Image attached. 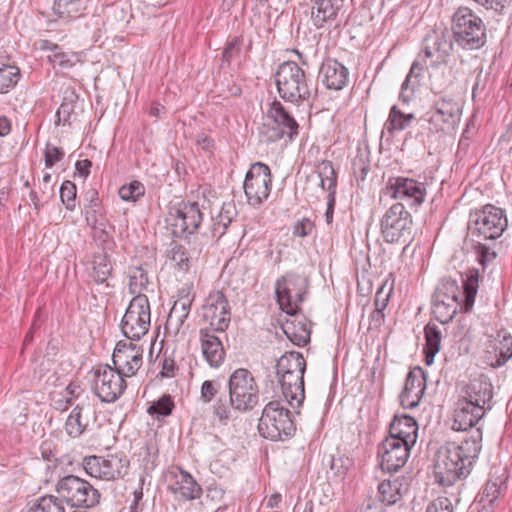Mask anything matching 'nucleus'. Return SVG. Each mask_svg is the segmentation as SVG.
Wrapping results in <instances>:
<instances>
[{
	"label": "nucleus",
	"mask_w": 512,
	"mask_h": 512,
	"mask_svg": "<svg viewBox=\"0 0 512 512\" xmlns=\"http://www.w3.org/2000/svg\"><path fill=\"white\" fill-rule=\"evenodd\" d=\"M485 413V410L475 407L466 400L458 399L452 428L456 431L470 430L459 442H447L439 449L434 474L440 485L451 486L470 473V468L482 448V431L474 426Z\"/></svg>",
	"instance_id": "f257e3e1"
},
{
	"label": "nucleus",
	"mask_w": 512,
	"mask_h": 512,
	"mask_svg": "<svg viewBox=\"0 0 512 512\" xmlns=\"http://www.w3.org/2000/svg\"><path fill=\"white\" fill-rule=\"evenodd\" d=\"M454 36L452 29L445 26H437L430 30L423 39V53L426 66L433 68L430 72L431 88L436 92H441L449 86L452 81L438 70V65L445 64L450 56L454 46Z\"/></svg>",
	"instance_id": "f03ea898"
},
{
	"label": "nucleus",
	"mask_w": 512,
	"mask_h": 512,
	"mask_svg": "<svg viewBox=\"0 0 512 512\" xmlns=\"http://www.w3.org/2000/svg\"><path fill=\"white\" fill-rule=\"evenodd\" d=\"M455 44L464 50H477L486 43V25L469 7H459L452 16Z\"/></svg>",
	"instance_id": "7ed1b4c3"
},
{
	"label": "nucleus",
	"mask_w": 512,
	"mask_h": 512,
	"mask_svg": "<svg viewBox=\"0 0 512 512\" xmlns=\"http://www.w3.org/2000/svg\"><path fill=\"white\" fill-rule=\"evenodd\" d=\"M279 96L286 102L299 105L311 96L306 72L294 61L280 64L274 75Z\"/></svg>",
	"instance_id": "20e7f679"
},
{
	"label": "nucleus",
	"mask_w": 512,
	"mask_h": 512,
	"mask_svg": "<svg viewBox=\"0 0 512 512\" xmlns=\"http://www.w3.org/2000/svg\"><path fill=\"white\" fill-rule=\"evenodd\" d=\"M296 427L291 411L281 401H270L265 405L258 423L259 434L271 441L292 437Z\"/></svg>",
	"instance_id": "39448f33"
},
{
	"label": "nucleus",
	"mask_w": 512,
	"mask_h": 512,
	"mask_svg": "<svg viewBox=\"0 0 512 512\" xmlns=\"http://www.w3.org/2000/svg\"><path fill=\"white\" fill-rule=\"evenodd\" d=\"M230 405L240 412L252 410L259 401V389L252 373L236 369L228 380Z\"/></svg>",
	"instance_id": "423d86ee"
},
{
	"label": "nucleus",
	"mask_w": 512,
	"mask_h": 512,
	"mask_svg": "<svg viewBox=\"0 0 512 512\" xmlns=\"http://www.w3.org/2000/svg\"><path fill=\"white\" fill-rule=\"evenodd\" d=\"M58 498L71 507L93 508L100 502V493L88 481L74 475L61 478L56 485Z\"/></svg>",
	"instance_id": "0eeeda50"
},
{
	"label": "nucleus",
	"mask_w": 512,
	"mask_h": 512,
	"mask_svg": "<svg viewBox=\"0 0 512 512\" xmlns=\"http://www.w3.org/2000/svg\"><path fill=\"white\" fill-rule=\"evenodd\" d=\"M381 234L388 243H409L413 237V220L403 203L393 204L380 222Z\"/></svg>",
	"instance_id": "6e6552de"
},
{
	"label": "nucleus",
	"mask_w": 512,
	"mask_h": 512,
	"mask_svg": "<svg viewBox=\"0 0 512 512\" xmlns=\"http://www.w3.org/2000/svg\"><path fill=\"white\" fill-rule=\"evenodd\" d=\"M479 274L477 270H471L463 279L464 298L462 302H443L432 299V313L441 324H447L453 320L457 311L470 312L478 292Z\"/></svg>",
	"instance_id": "1a4fd4ad"
},
{
	"label": "nucleus",
	"mask_w": 512,
	"mask_h": 512,
	"mask_svg": "<svg viewBox=\"0 0 512 512\" xmlns=\"http://www.w3.org/2000/svg\"><path fill=\"white\" fill-rule=\"evenodd\" d=\"M298 127V123L282 103L274 100L269 104L260 133L267 141L276 142L284 137L292 139L298 134Z\"/></svg>",
	"instance_id": "9d476101"
},
{
	"label": "nucleus",
	"mask_w": 512,
	"mask_h": 512,
	"mask_svg": "<svg viewBox=\"0 0 512 512\" xmlns=\"http://www.w3.org/2000/svg\"><path fill=\"white\" fill-rule=\"evenodd\" d=\"M507 226L508 219L505 210L494 205H485L471 214V233L484 240L498 239Z\"/></svg>",
	"instance_id": "9b49d317"
},
{
	"label": "nucleus",
	"mask_w": 512,
	"mask_h": 512,
	"mask_svg": "<svg viewBox=\"0 0 512 512\" xmlns=\"http://www.w3.org/2000/svg\"><path fill=\"white\" fill-rule=\"evenodd\" d=\"M151 310L146 295H136L130 301L121 321V330L130 340H139L150 328Z\"/></svg>",
	"instance_id": "f8f14e48"
},
{
	"label": "nucleus",
	"mask_w": 512,
	"mask_h": 512,
	"mask_svg": "<svg viewBox=\"0 0 512 512\" xmlns=\"http://www.w3.org/2000/svg\"><path fill=\"white\" fill-rule=\"evenodd\" d=\"M427 115L431 131L450 133L460 122L462 103L451 95H442L434 102Z\"/></svg>",
	"instance_id": "ddd939ff"
},
{
	"label": "nucleus",
	"mask_w": 512,
	"mask_h": 512,
	"mask_svg": "<svg viewBox=\"0 0 512 512\" xmlns=\"http://www.w3.org/2000/svg\"><path fill=\"white\" fill-rule=\"evenodd\" d=\"M247 202L253 207H259L265 202L272 188V175L268 165L256 162L247 171L244 184Z\"/></svg>",
	"instance_id": "4468645a"
},
{
	"label": "nucleus",
	"mask_w": 512,
	"mask_h": 512,
	"mask_svg": "<svg viewBox=\"0 0 512 512\" xmlns=\"http://www.w3.org/2000/svg\"><path fill=\"white\" fill-rule=\"evenodd\" d=\"M203 220V213L197 202H180L170 207L166 222L173 228L176 237L192 234Z\"/></svg>",
	"instance_id": "2eb2a0df"
},
{
	"label": "nucleus",
	"mask_w": 512,
	"mask_h": 512,
	"mask_svg": "<svg viewBox=\"0 0 512 512\" xmlns=\"http://www.w3.org/2000/svg\"><path fill=\"white\" fill-rule=\"evenodd\" d=\"M306 280L296 274H287L278 279L275 294L280 309L289 316L296 314L298 305L303 301Z\"/></svg>",
	"instance_id": "dca6fc26"
},
{
	"label": "nucleus",
	"mask_w": 512,
	"mask_h": 512,
	"mask_svg": "<svg viewBox=\"0 0 512 512\" xmlns=\"http://www.w3.org/2000/svg\"><path fill=\"white\" fill-rule=\"evenodd\" d=\"M93 389L102 402H115L126 389L124 377L109 365L94 370Z\"/></svg>",
	"instance_id": "f3484780"
},
{
	"label": "nucleus",
	"mask_w": 512,
	"mask_h": 512,
	"mask_svg": "<svg viewBox=\"0 0 512 512\" xmlns=\"http://www.w3.org/2000/svg\"><path fill=\"white\" fill-rule=\"evenodd\" d=\"M83 468L91 477L113 480L122 477L128 468L125 457L108 455L107 457L91 455L83 459Z\"/></svg>",
	"instance_id": "a211bd4d"
},
{
	"label": "nucleus",
	"mask_w": 512,
	"mask_h": 512,
	"mask_svg": "<svg viewBox=\"0 0 512 512\" xmlns=\"http://www.w3.org/2000/svg\"><path fill=\"white\" fill-rule=\"evenodd\" d=\"M203 320L213 332H224L230 323L231 313L228 301L220 291L211 293L201 309Z\"/></svg>",
	"instance_id": "6ab92c4d"
},
{
	"label": "nucleus",
	"mask_w": 512,
	"mask_h": 512,
	"mask_svg": "<svg viewBox=\"0 0 512 512\" xmlns=\"http://www.w3.org/2000/svg\"><path fill=\"white\" fill-rule=\"evenodd\" d=\"M90 204L85 209V220L92 228L94 240L104 248L113 244L114 227L109 223L105 215L99 208L97 192L90 191Z\"/></svg>",
	"instance_id": "aec40b11"
},
{
	"label": "nucleus",
	"mask_w": 512,
	"mask_h": 512,
	"mask_svg": "<svg viewBox=\"0 0 512 512\" xmlns=\"http://www.w3.org/2000/svg\"><path fill=\"white\" fill-rule=\"evenodd\" d=\"M393 199L406 201L410 206H419L424 202L426 187L424 183L405 177H394L387 181L383 191Z\"/></svg>",
	"instance_id": "412c9836"
},
{
	"label": "nucleus",
	"mask_w": 512,
	"mask_h": 512,
	"mask_svg": "<svg viewBox=\"0 0 512 512\" xmlns=\"http://www.w3.org/2000/svg\"><path fill=\"white\" fill-rule=\"evenodd\" d=\"M143 352L141 345L118 342L112 355L114 369L123 377L134 376L143 364Z\"/></svg>",
	"instance_id": "4be33fe9"
},
{
	"label": "nucleus",
	"mask_w": 512,
	"mask_h": 512,
	"mask_svg": "<svg viewBox=\"0 0 512 512\" xmlns=\"http://www.w3.org/2000/svg\"><path fill=\"white\" fill-rule=\"evenodd\" d=\"M412 446L386 437L378 446L380 467L386 472H397L407 462Z\"/></svg>",
	"instance_id": "5701e85b"
},
{
	"label": "nucleus",
	"mask_w": 512,
	"mask_h": 512,
	"mask_svg": "<svg viewBox=\"0 0 512 512\" xmlns=\"http://www.w3.org/2000/svg\"><path fill=\"white\" fill-rule=\"evenodd\" d=\"M168 489L178 501L196 500L203 493L197 481L188 472L181 469L169 473Z\"/></svg>",
	"instance_id": "b1692460"
},
{
	"label": "nucleus",
	"mask_w": 512,
	"mask_h": 512,
	"mask_svg": "<svg viewBox=\"0 0 512 512\" xmlns=\"http://www.w3.org/2000/svg\"><path fill=\"white\" fill-rule=\"evenodd\" d=\"M493 398V385L485 378L480 377L470 381L462 390L460 399L479 407L481 410H491Z\"/></svg>",
	"instance_id": "393cba45"
},
{
	"label": "nucleus",
	"mask_w": 512,
	"mask_h": 512,
	"mask_svg": "<svg viewBox=\"0 0 512 512\" xmlns=\"http://www.w3.org/2000/svg\"><path fill=\"white\" fill-rule=\"evenodd\" d=\"M426 389L425 373L421 368L410 371L406 377L404 388L399 396L405 409H413L419 405Z\"/></svg>",
	"instance_id": "a878e982"
},
{
	"label": "nucleus",
	"mask_w": 512,
	"mask_h": 512,
	"mask_svg": "<svg viewBox=\"0 0 512 512\" xmlns=\"http://www.w3.org/2000/svg\"><path fill=\"white\" fill-rule=\"evenodd\" d=\"M282 394L292 407H299L305 399L304 373H276Z\"/></svg>",
	"instance_id": "bb28decb"
},
{
	"label": "nucleus",
	"mask_w": 512,
	"mask_h": 512,
	"mask_svg": "<svg viewBox=\"0 0 512 512\" xmlns=\"http://www.w3.org/2000/svg\"><path fill=\"white\" fill-rule=\"evenodd\" d=\"M319 77L328 89L338 91L347 85L349 71L337 60L328 58L320 67Z\"/></svg>",
	"instance_id": "cd10ccee"
},
{
	"label": "nucleus",
	"mask_w": 512,
	"mask_h": 512,
	"mask_svg": "<svg viewBox=\"0 0 512 512\" xmlns=\"http://www.w3.org/2000/svg\"><path fill=\"white\" fill-rule=\"evenodd\" d=\"M181 292L186 293L174 302L165 325L166 331L174 335H177L184 325L194 300V296L190 295L189 290L182 289Z\"/></svg>",
	"instance_id": "c85d7f7f"
},
{
	"label": "nucleus",
	"mask_w": 512,
	"mask_h": 512,
	"mask_svg": "<svg viewBox=\"0 0 512 512\" xmlns=\"http://www.w3.org/2000/svg\"><path fill=\"white\" fill-rule=\"evenodd\" d=\"M202 354L207 363L214 368L219 367L225 358V351L219 337L208 328L199 331Z\"/></svg>",
	"instance_id": "c756f323"
},
{
	"label": "nucleus",
	"mask_w": 512,
	"mask_h": 512,
	"mask_svg": "<svg viewBox=\"0 0 512 512\" xmlns=\"http://www.w3.org/2000/svg\"><path fill=\"white\" fill-rule=\"evenodd\" d=\"M388 437L413 447L418 437L416 420L408 415H396L390 424Z\"/></svg>",
	"instance_id": "7c9ffc66"
},
{
	"label": "nucleus",
	"mask_w": 512,
	"mask_h": 512,
	"mask_svg": "<svg viewBox=\"0 0 512 512\" xmlns=\"http://www.w3.org/2000/svg\"><path fill=\"white\" fill-rule=\"evenodd\" d=\"M311 18L317 28L334 21L342 10L345 0H312Z\"/></svg>",
	"instance_id": "2f4dec72"
},
{
	"label": "nucleus",
	"mask_w": 512,
	"mask_h": 512,
	"mask_svg": "<svg viewBox=\"0 0 512 512\" xmlns=\"http://www.w3.org/2000/svg\"><path fill=\"white\" fill-rule=\"evenodd\" d=\"M93 411L88 404H78L71 411L65 423V430L71 437H79L88 428Z\"/></svg>",
	"instance_id": "473e14b6"
},
{
	"label": "nucleus",
	"mask_w": 512,
	"mask_h": 512,
	"mask_svg": "<svg viewBox=\"0 0 512 512\" xmlns=\"http://www.w3.org/2000/svg\"><path fill=\"white\" fill-rule=\"evenodd\" d=\"M281 325L286 337L297 346H304L310 340V327L307 319L303 316H290Z\"/></svg>",
	"instance_id": "72a5a7b5"
},
{
	"label": "nucleus",
	"mask_w": 512,
	"mask_h": 512,
	"mask_svg": "<svg viewBox=\"0 0 512 512\" xmlns=\"http://www.w3.org/2000/svg\"><path fill=\"white\" fill-rule=\"evenodd\" d=\"M506 479L505 473L497 477L491 476L479 495L481 508L478 512H493L494 502L506 489Z\"/></svg>",
	"instance_id": "f704fd0d"
},
{
	"label": "nucleus",
	"mask_w": 512,
	"mask_h": 512,
	"mask_svg": "<svg viewBox=\"0 0 512 512\" xmlns=\"http://www.w3.org/2000/svg\"><path fill=\"white\" fill-rule=\"evenodd\" d=\"M464 297V288L460 287L455 279L450 277L443 278L436 287L433 299L443 300V302H462Z\"/></svg>",
	"instance_id": "c9c22d12"
},
{
	"label": "nucleus",
	"mask_w": 512,
	"mask_h": 512,
	"mask_svg": "<svg viewBox=\"0 0 512 512\" xmlns=\"http://www.w3.org/2000/svg\"><path fill=\"white\" fill-rule=\"evenodd\" d=\"M405 488L399 478L384 480L378 486L379 500L386 505L396 504L401 500Z\"/></svg>",
	"instance_id": "e433bc0d"
},
{
	"label": "nucleus",
	"mask_w": 512,
	"mask_h": 512,
	"mask_svg": "<svg viewBox=\"0 0 512 512\" xmlns=\"http://www.w3.org/2000/svg\"><path fill=\"white\" fill-rule=\"evenodd\" d=\"M306 361L303 355L297 351L283 354L277 361L276 373H305Z\"/></svg>",
	"instance_id": "4c0bfd02"
},
{
	"label": "nucleus",
	"mask_w": 512,
	"mask_h": 512,
	"mask_svg": "<svg viewBox=\"0 0 512 512\" xmlns=\"http://www.w3.org/2000/svg\"><path fill=\"white\" fill-rule=\"evenodd\" d=\"M425 345V363L431 365L434 362L435 355L440 350L441 332L435 324L428 323L424 329Z\"/></svg>",
	"instance_id": "58836bf2"
},
{
	"label": "nucleus",
	"mask_w": 512,
	"mask_h": 512,
	"mask_svg": "<svg viewBox=\"0 0 512 512\" xmlns=\"http://www.w3.org/2000/svg\"><path fill=\"white\" fill-rule=\"evenodd\" d=\"M89 272L90 278L97 284L106 283L112 271V265L106 254H95Z\"/></svg>",
	"instance_id": "ea45409f"
},
{
	"label": "nucleus",
	"mask_w": 512,
	"mask_h": 512,
	"mask_svg": "<svg viewBox=\"0 0 512 512\" xmlns=\"http://www.w3.org/2000/svg\"><path fill=\"white\" fill-rule=\"evenodd\" d=\"M237 215L234 203H224L218 215L213 219L212 232L214 236H222Z\"/></svg>",
	"instance_id": "a19ab883"
},
{
	"label": "nucleus",
	"mask_w": 512,
	"mask_h": 512,
	"mask_svg": "<svg viewBox=\"0 0 512 512\" xmlns=\"http://www.w3.org/2000/svg\"><path fill=\"white\" fill-rule=\"evenodd\" d=\"M493 349L498 352L496 366H502L512 357V336L505 330H500L494 338Z\"/></svg>",
	"instance_id": "79ce46f5"
},
{
	"label": "nucleus",
	"mask_w": 512,
	"mask_h": 512,
	"mask_svg": "<svg viewBox=\"0 0 512 512\" xmlns=\"http://www.w3.org/2000/svg\"><path fill=\"white\" fill-rule=\"evenodd\" d=\"M414 119L415 116L413 113L405 114L401 112L397 106H393L390 109L385 128L389 134H394L395 132L406 129Z\"/></svg>",
	"instance_id": "37998d69"
},
{
	"label": "nucleus",
	"mask_w": 512,
	"mask_h": 512,
	"mask_svg": "<svg viewBox=\"0 0 512 512\" xmlns=\"http://www.w3.org/2000/svg\"><path fill=\"white\" fill-rule=\"evenodd\" d=\"M54 54L48 56L54 67L62 70H69L76 64L81 63V56L75 52H64L59 46H53Z\"/></svg>",
	"instance_id": "c03bdc74"
},
{
	"label": "nucleus",
	"mask_w": 512,
	"mask_h": 512,
	"mask_svg": "<svg viewBox=\"0 0 512 512\" xmlns=\"http://www.w3.org/2000/svg\"><path fill=\"white\" fill-rule=\"evenodd\" d=\"M147 272L142 267H132L129 269V291L131 294L144 295L143 291H148L150 285Z\"/></svg>",
	"instance_id": "a18cd8bd"
},
{
	"label": "nucleus",
	"mask_w": 512,
	"mask_h": 512,
	"mask_svg": "<svg viewBox=\"0 0 512 512\" xmlns=\"http://www.w3.org/2000/svg\"><path fill=\"white\" fill-rule=\"evenodd\" d=\"M53 9L60 17L77 18L86 9V4L82 0H55Z\"/></svg>",
	"instance_id": "49530a36"
},
{
	"label": "nucleus",
	"mask_w": 512,
	"mask_h": 512,
	"mask_svg": "<svg viewBox=\"0 0 512 512\" xmlns=\"http://www.w3.org/2000/svg\"><path fill=\"white\" fill-rule=\"evenodd\" d=\"M318 177L320 186L328 194H335L337 175L330 161H322L318 166Z\"/></svg>",
	"instance_id": "de8ad7c7"
},
{
	"label": "nucleus",
	"mask_w": 512,
	"mask_h": 512,
	"mask_svg": "<svg viewBox=\"0 0 512 512\" xmlns=\"http://www.w3.org/2000/svg\"><path fill=\"white\" fill-rule=\"evenodd\" d=\"M19 77L18 67L0 61V93H7L17 84Z\"/></svg>",
	"instance_id": "09e8293b"
},
{
	"label": "nucleus",
	"mask_w": 512,
	"mask_h": 512,
	"mask_svg": "<svg viewBox=\"0 0 512 512\" xmlns=\"http://www.w3.org/2000/svg\"><path fill=\"white\" fill-rule=\"evenodd\" d=\"M28 512H66V509L60 498L54 495H46L39 498Z\"/></svg>",
	"instance_id": "8fccbe9b"
},
{
	"label": "nucleus",
	"mask_w": 512,
	"mask_h": 512,
	"mask_svg": "<svg viewBox=\"0 0 512 512\" xmlns=\"http://www.w3.org/2000/svg\"><path fill=\"white\" fill-rule=\"evenodd\" d=\"M174 401L168 394L161 396L158 400L154 401L147 409V412L154 416L156 419L167 417L172 414L174 409Z\"/></svg>",
	"instance_id": "3c124183"
},
{
	"label": "nucleus",
	"mask_w": 512,
	"mask_h": 512,
	"mask_svg": "<svg viewBox=\"0 0 512 512\" xmlns=\"http://www.w3.org/2000/svg\"><path fill=\"white\" fill-rule=\"evenodd\" d=\"M394 288V279L390 274L384 279L375 294V307L377 311H382L386 308L390 295Z\"/></svg>",
	"instance_id": "603ef678"
},
{
	"label": "nucleus",
	"mask_w": 512,
	"mask_h": 512,
	"mask_svg": "<svg viewBox=\"0 0 512 512\" xmlns=\"http://www.w3.org/2000/svg\"><path fill=\"white\" fill-rule=\"evenodd\" d=\"M145 194V187L140 181H132L119 189V196L124 201H137Z\"/></svg>",
	"instance_id": "864d4df0"
},
{
	"label": "nucleus",
	"mask_w": 512,
	"mask_h": 512,
	"mask_svg": "<svg viewBox=\"0 0 512 512\" xmlns=\"http://www.w3.org/2000/svg\"><path fill=\"white\" fill-rule=\"evenodd\" d=\"M169 258L182 271H188L189 269V257L186 249L175 244L169 251Z\"/></svg>",
	"instance_id": "5fc2aeb1"
},
{
	"label": "nucleus",
	"mask_w": 512,
	"mask_h": 512,
	"mask_svg": "<svg viewBox=\"0 0 512 512\" xmlns=\"http://www.w3.org/2000/svg\"><path fill=\"white\" fill-rule=\"evenodd\" d=\"M76 192V185L73 182L67 180L62 183L60 188V198L68 210H73L75 208Z\"/></svg>",
	"instance_id": "6e6d98bb"
},
{
	"label": "nucleus",
	"mask_w": 512,
	"mask_h": 512,
	"mask_svg": "<svg viewBox=\"0 0 512 512\" xmlns=\"http://www.w3.org/2000/svg\"><path fill=\"white\" fill-rule=\"evenodd\" d=\"M221 385L214 380H206L201 385L200 399L203 403H210L218 394Z\"/></svg>",
	"instance_id": "4d7b16f0"
},
{
	"label": "nucleus",
	"mask_w": 512,
	"mask_h": 512,
	"mask_svg": "<svg viewBox=\"0 0 512 512\" xmlns=\"http://www.w3.org/2000/svg\"><path fill=\"white\" fill-rule=\"evenodd\" d=\"M350 465L351 461L347 457L332 456L330 459V471L338 478H343L346 475Z\"/></svg>",
	"instance_id": "13d9d810"
},
{
	"label": "nucleus",
	"mask_w": 512,
	"mask_h": 512,
	"mask_svg": "<svg viewBox=\"0 0 512 512\" xmlns=\"http://www.w3.org/2000/svg\"><path fill=\"white\" fill-rule=\"evenodd\" d=\"M231 405L225 399L219 398L213 405V414L222 424H227L231 416Z\"/></svg>",
	"instance_id": "bf43d9fd"
},
{
	"label": "nucleus",
	"mask_w": 512,
	"mask_h": 512,
	"mask_svg": "<svg viewBox=\"0 0 512 512\" xmlns=\"http://www.w3.org/2000/svg\"><path fill=\"white\" fill-rule=\"evenodd\" d=\"M64 155L65 153L62 148L56 147L48 143L44 151L45 166L47 168H51L57 162L61 161L64 158Z\"/></svg>",
	"instance_id": "052dcab7"
},
{
	"label": "nucleus",
	"mask_w": 512,
	"mask_h": 512,
	"mask_svg": "<svg viewBox=\"0 0 512 512\" xmlns=\"http://www.w3.org/2000/svg\"><path fill=\"white\" fill-rule=\"evenodd\" d=\"M426 512H454L452 501L447 497H439L427 506Z\"/></svg>",
	"instance_id": "680f3d73"
},
{
	"label": "nucleus",
	"mask_w": 512,
	"mask_h": 512,
	"mask_svg": "<svg viewBox=\"0 0 512 512\" xmlns=\"http://www.w3.org/2000/svg\"><path fill=\"white\" fill-rule=\"evenodd\" d=\"M314 223L309 218H302L293 227V234L298 237H306L312 233Z\"/></svg>",
	"instance_id": "e2e57ef3"
},
{
	"label": "nucleus",
	"mask_w": 512,
	"mask_h": 512,
	"mask_svg": "<svg viewBox=\"0 0 512 512\" xmlns=\"http://www.w3.org/2000/svg\"><path fill=\"white\" fill-rule=\"evenodd\" d=\"M474 72L476 73L475 82L472 87V96L476 97L477 94L484 91L486 87L487 75H483V67L478 66L475 68Z\"/></svg>",
	"instance_id": "0e129e2a"
},
{
	"label": "nucleus",
	"mask_w": 512,
	"mask_h": 512,
	"mask_svg": "<svg viewBox=\"0 0 512 512\" xmlns=\"http://www.w3.org/2000/svg\"><path fill=\"white\" fill-rule=\"evenodd\" d=\"M478 259L481 265L485 266L486 264L492 262L496 258V252L491 250L490 247L479 244L476 247Z\"/></svg>",
	"instance_id": "69168bd1"
},
{
	"label": "nucleus",
	"mask_w": 512,
	"mask_h": 512,
	"mask_svg": "<svg viewBox=\"0 0 512 512\" xmlns=\"http://www.w3.org/2000/svg\"><path fill=\"white\" fill-rule=\"evenodd\" d=\"M422 70H423V67L420 66L418 62L413 63V65L410 69V72L408 73L405 81L403 82V84L401 86L400 97H402L404 99V101H406L405 95H404L405 90L408 88L413 77L418 78L421 75Z\"/></svg>",
	"instance_id": "338daca9"
},
{
	"label": "nucleus",
	"mask_w": 512,
	"mask_h": 512,
	"mask_svg": "<svg viewBox=\"0 0 512 512\" xmlns=\"http://www.w3.org/2000/svg\"><path fill=\"white\" fill-rule=\"evenodd\" d=\"M352 166H353L354 174L357 177H360V179L363 181L366 178V175L369 170V166L365 164V162L362 158L355 159L353 161Z\"/></svg>",
	"instance_id": "774afa93"
}]
</instances>
